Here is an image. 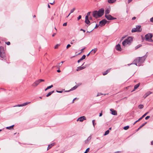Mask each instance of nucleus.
Wrapping results in <instances>:
<instances>
[{
  "instance_id": "obj_26",
  "label": "nucleus",
  "mask_w": 153,
  "mask_h": 153,
  "mask_svg": "<svg viewBox=\"0 0 153 153\" xmlns=\"http://www.w3.org/2000/svg\"><path fill=\"white\" fill-rule=\"evenodd\" d=\"M110 12V10L108 9H107L105 10V15L108 14Z\"/></svg>"
},
{
  "instance_id": "obj_20",
  "label": "nucleus",
  "mask_w": 153,
  "mask_h": 153,
  "mask_svg": "<svg viewBox=\"0 0 153 153\" xmlns=\"http://www.w3.org/2000/svg\"><path fill=\"white\" fill-rule=\"evenodd\" d=\"M97 50V48H95L94 49H92L91 51V53H93V54H94L96 52Z\"/></svg>"
},
{
  "instance_id": "obj_40",
  "label": "nucleus",
  "mask_w": 153,
  "mask_h": 153,
  "mask_svg": "<svg viewBox=\"0 0 153 153\" xmlns=\"http://www.w3.org/2000/svg\"><path fill=\"white\" fill-rule=\"evenodd\" d=\"M53 87V85H51L50 86H48L47 87H48V88L49 89L51 88H52Z\"/></svg>"
},
{
  "instance_id": "obj_7",
  "label": "nucleus",
  "mask_w": 153,
  "mask_h": 153,
  "mask_svg": "<svg viewBox=\"0 0 153 153\" xmlns=\"http://www.w3.org/2000/svg\"><path fill=\"white\" fill-rule=\"evenodd\" d=\"M104 10L103 8L100 9L98 11H97L99 16L101 17L102 16L104 13Z\"/></svg>"
},
{
  "instance_id": "obj_12",
  "label": "nucleus",
  "mask_w": 153,
  "mask_h": 153,
  "mask_svg": "<svg viewBox=\"0 0 153 153\" xmlns=\"http://www.w3.org/2000/svg\"><path fill=\"white\" fill-rule=\"evenodd\" d=\"M110 111L111 112V113L112 115H117V113L116 111L112 108L110 109Z\"/></svg>"
},
{
  "instance_id": "obj_61",
  "label": "nucleus",
  "mask_w": 153,
  "mask_h": 153,
  "mask_svg": "<svg viewBox=\"0 0 153 153\" xmlns=\"http://www.w3.org/2000/svg\"><path fill=\"white\" fill-rule=\"evenodd\" d=\"M102 115V113L100 114L99 116L101 117Z\"/></svg>"
},
{
  "instance_id": "obj_62",
  "label": "nucleus",
  "mask_w": 153,
  "mask_h": 153,
  "mask_svg": "<svg viewBox=\"0 0 153 153\" xmlns=\"http://www.w3.org/2000/svg\"><path fill=\"white\" fill-rule=\"evenodd\" d=\"M132 0H128V3H129L131 1H132Z\"/></svg>"
},
{
  "instance_id": "obj_25",
  "label": "nucleus",
  "mask_w": 153,
  "mask_h": 153,
  "mask_svg": "<svg viewBox=\"0 0 153 153\" xmlns=\"http://www.w3.org/2000/svg\"><path fill=\"white\" fill-rule=\"evenodd\" d=\"M14 126V125H13L12 126L9 127H7L6 128L7 129H10L11 128H13V127Z\"/></svg>"
},
{
  "instance_id": "obj_22",
  "label": "nucleus",
  "mask_w": 153,
  "mask_h": 153,
  "mask_svg": "<svg viewBox=\"0 0 153 153\" xmlns=\"http://www.w3.org/2000/svg\"><path fill=\"white\" fill-rule=\"evenodd\" d=\"M116 1V0H107L108 2L109 3H113L114 2Z\"/></svg>"
},
{
  "instance_id": "obj_34",
  "label": "nucleus",
  "mask_w": 153,
  "mask_h": 153,
  "mask_svg": "<svg viewBox=\"0 0 153 153\" xmlns=\"http://www.w3.org/2000/svg\"><path fill=\"white\" fill-rule=\"evenodd\" d=\"M86 56L85 55H84L82 57L80 58L81 59H82V60L85 59V58Z\"/></svg>"
},
{
  "instance_id": "obj_29",
  "label": "nucleus",
  "mask_w": 153,
  "mask_h": 153,
  "mask_svg": "<svg viewBox=\"0 0 153 153\" xmlns=\"http://www.w3.org/2000/svg\"><path fill=\"white\" fill-rule=\"evenodd\" d=\"M138 107L140 109H142L143 107V105L140 104L138 105Z\"/></svg>"
},
{
  "instance_id": "obj_31",
  "label": "nucleus",
  "mask_w": 153,
  "mask_h": 153,
  "mask_svg": "<svg viewBox=\"0 0 153 153\" xmlns=\"http://www.w3.org/2000/svg\"><path fill=\"white\" fill-rule=\"evenodd\" d=\"M129 128V126H125L124 128H123V129L125 130H127L128 129V128Z\"/></svg>"
},
{
  "instance_id": "obj_46",
  "label": "nucleus",
  "mask_w": 153,
  "mask_h": 153,
  "mask_svg": "<svg viewBox=\"0 0 153 153\" xmlns=\"http://www.w3.org/2000/svg\"><path fill=\"white\" fill-rule=\"evenodd\" d=\"M88 19V16H86L85 17V20H87Z\"/></svg>"
},
{
  "instance_id": "obj_53",
  "label": "nucleus",
  "mask_w": 153,
  "mask_h": 153,
  "mask_svg": "<svg viewBox=\"0 0 153 153\" xmlns=\"http://www.w3.org/2000/svg\"><path fill=\"white\" fill-rule=\"evenodd\" d=\"M102 94L101 93H98L97 95V97H98V96H99L101 95H102Z\"/></svg>"
},
{
  "instance_id": "obj_60",
  "label": "nucleus",
  "mask_w": 153,
  "mask_h": 153,
  "mask_svg": "<svg viewBox=\"0 0 153 153\" xmlns=\"http://www.w3.org/2000/svg\"><path fill=\"white\" fill-rule=\"evenodd\" d=\"M125 37H123L121 39V41Z\"/></svg>"
},
{
  "instance_id": "obj_54",
  "label": "nucleus",
  "mask_w": 153,
  "mask_h": 153,
  "mask_svg": "<svg viewBox=\"0 0 153 153\" xmlns=\"http://www.w3.org/2000/svg\"><path fill=\"white\" fill-rule=\"evenodd\" d=\"M136 17H133L132 18V19L133 20H135L136 19Z\"/></svg>"
},
{
  "instance_id": "obj_6",
  "label": "nucleus",
  "mask_w": 153,
  "mask_h": 153,
  "mask_svg": "<svg viewBox=\"0 0 153 153\" xmlns=\"http://www.w3.org/2000/svg\"><path fill=\"white\" fill-rule=\"evenodd\" d=\"M105 16L106 18L108 20H112L116 19V18L113 17L110 15H105Z\"/></svg>"
},
{
  "instance_id": "obj_21",
  "label": "nucleus",
  "mask_w": 153,
  "mask_h": 153,
  "mask_svg": "<svg viewBox=\"0 0 153 153\" xmlns=\"http://www.w3.org/2000/svg\"><path fill=\"white\" fill-rule=\"evenodd\" d=\"M140 85V83H139L136 85L134 86V90H135L136 89H137L139 86Z\"/></svg>"
},
{
  "instance_id": "obj_16",
  "label": "nucleus",
  "mask_w": 153,
  "mask_h": 153,
  "mask_svg": "<svg viewBox=\"0 0 153 153\" xmlns=\"http://www.w3.org/2000/svg\"><path fill=\"white\" fill-rule=\"evenodd\" d=\"M85 68V67L84 66L82 67L81 66L78 67L77 68L76 71H79L80 70H82V69Z\"/></svg>"
},
{
  "instance_id": "obj_48",
  "label": "nucleus",
  "mask_w": 153,
  "mask_h": 153,
  "mask_svg": "<svg viewBox=\"0 0 153 153\" xmlns=\"http://www.w3.org/2000/svg\"><path fill=\"white\" fill-rule=\"evenodd\" d=\"M67 25V23L65 22L63 24V26H66Z\"/></svg>"
},
{
  "instance_id": "obj_23",
  "label": "nucleus",
  "mask_w": 153,
  "mask_h": 153,
  "mask_svg": "<svg viewBox=\"0 0 153 153\" xmlns=\"http://www.w3.org/2000/svg\"><path fill=\"white\" fill-rule=\"evenodd\" d=\"M54 143L51 144L49 145L48 147L47 150H48V149H50V148H51L54 145Z\"/></svg>"
},
{
  "instance_id": "obj_4",
  "label": "nucleus",
  "mask_w": 153,
  "mask_h": 153,
  "mask_svg": "<svg viewBox=\"0 0 153 153\" xmlns=\"http://www.w3.org/2000/svg\"><path fill=\"white\" fill-rule=\"evenodd\" d=\"M44 79H39L36 81L32 85V86L34 87H36L39 84L42 82H44Z\"/></svg>"
},
{
  "instance_id": "obj_17",
  "label": "nucleus",
  "mask_w": 153,
  "mask_h": 153,
  "mask_svg": "<svg viewBox=\"0 0 153 153\" xmlns=\"http://www.w3.org/2000/svg\"><path fill=\"white\" fill-rule=\"evenodd\" d=\"M77 86L75 85L70 90H68V91H66L65 92H68L70 91H73L74 90L76 89L77 88Z\"/></svg>"
},
{
  "instance_id": "obj_47",
  "label": "nucleus",
  "mask_w": 153,
  "mask_h": 153,
  "mask_svg": "<svg viewBox=\"0 0 153 153\" xmlns=\"http://www.w3.org/2000/svg\"><path fill=\"white\" fill-rule=\"evenodd\" d=\"M99 26V25L96 24L94 28H97Z\"/></svg>"
},
{
  "instance_id": "obj_2",
  "label": "nucleus",
  "mask_w": 153,
  "mask_h": 153,
  "mask_svg": "<svg viewBox=\"0 0 153 153\" xmlns=\"http://www.w3.org/2000/svg\"><path fill=\"white\" fill-rule=\"evenodd\" d=\"M132 41V39L131 37H129L127 39H125L122 42L123 46H125L127 44H130Z\"/></svg>"
},
{
  "instance_id": "obj_50",
  "label": "nucleus",
  "mask_w": 153,
  "mask_h": 153,
  "mask_svg": "<svg viewBox=\"0 0 153 153\" xmlns=\"http://www.w3.org/2000/svg\"><path fill=\"white\" fill-rule=\"evenodd\" d=\"M56 91L58 92V93H62V91H58L57 90Z\"/></svg>"
},
{
  "instance_id": "obj_33",
  "label": "nucleus",
  "mask_w": 153,
  "mask_h": 153,
  "mask_svg": "<svg viewBox=\"0 0 153 153\" xmlns=\"http://www.w3.org/2000/svg\"><path fill=\"white\" fill-rule=\"evenodd\" d=\"M76 40L74 39H73L71 42L70 43L71 44H73V42H76Z\"/></svg>"
},
{
  "instance_id": "obj_13",
  "label": "nucleus",
  "mask_w": 153,
  "mask_h": 153,
  "mask_svg": "<svg viewBox=\"0 0 153 153\" xmlns=\"http://www.w3.org/2000/svg\"><path fill=\"white\" fill-rule=\"evenodd\" d=\"M85 120V117L84 116L81 117H79L77 121H79L80 122H82L84 120Z\"/></svg>"
},
{
  "instance_id": "obj_38",
  "label": "nucleus",
  "mask_w": 153,
  "mask_h": 153,
  "mask_svg": "<svg viewBox=\"0 0 153 153\" xmlns=\"http://www.w3.org/2000/svg\"><path fill=\"white\" fill-rule=\"evenodd\" d=\"M149 113V112H147L146 113L143 115L142 116V117L143 118L144 117H145L148 113Z\"/></svg>"
},
{
  "instance_id": "obj_32",
  "label": "nucleus",
  "mask_w": 153,
  "mask_h": 153,
  "mask_svg": "<svg viewBox=\"0 0 153 153\" xmlns=\"http://www.w3.org/2000/svg\"><path fill=\"white\" fill-rule=\"evenodd\" d=\"M131 32L132 33L134 32H137V30H136V28H133L132 29V30H131Z\"/></svg>"
},
{
  "instance_id": "obj_27",
  "label": "nucleus",
  "mask_w": 153,
  "mask_h": 153,
  "mask_svg": "<svg viewBox=\"0 0 153 153\" xmlns=\"http://www.w3.org/2000/svg\"><path fill=\"white\" fill-rule=\"evenodd\" d=\"M85 22L87 24H88V25H89L90 24V21H89V19L88 20H85Z\"/></svg>"
},
{
  "instance_id": "obj_52",
  "label": "nucleus",
  "mask_w": 153,
  "mask_h": 153,
  "mask_svg": "<svg viewBox=\"0 0 153 153\" xmlns=\"http://www.w3.org/2000/svg\"><path fill=\"white\" fill-rule=\"evenodd\" d=\"M82 60V59H80L78 60V63H79Z\"/></svg>"
},
{
  "instance_id": "obj_11",
  "label": "nucleus",
  "mask_w": 153,
  "mask_h": 153,
  "mask_svg": "<svg viewBox=\"0 0 153 153\" xmlns=\"http://www.w3.org/2000/svg\"><path fill=\"white\" fill-rule=\"evenodd\" d=\"M116 50L119 51H121V48L120 47V45L118 44L115 47Z\"/></svg>"
},
{
  "instance_id": "obj_8",
  "label": "nucleus",
  "mask_w": 153,
  "mask_h": 153,
  "mask_svg": "<svg viewBox=\"0 0 153 153\" xmlns=\"http://www.w3.org/2000/svg\"><path fill=\"white\" fill-rule=\"evenodd\" d=\"M93 16L94 17L96 18L100 17V16H99L97 11H94L93 12Z\"/></svg>"
},
{
  "instance_id": "obj_43",
  "label": "nucleus",
  "mask_w": 153,
  "mask_h": 153,
  "mask_svg": "<svg viewBox=\"0 0 153 153\" xmlns=\"http://www.w3.org/2000/svg\"><path fill=\"white\" fill-rule=\"evenodd\" d=\"M82 16L81 15H79L77 18V20H78L81 18Z\"/></svg>"
},
{
  "instance_id": "obj_56",
  "label": "nucleus",
  "mask_w": 153,
  "mask_h": 153,
  "mask_svg": "<svg viewBox=\"0 0 153 153\" xmlns=\"http://www.w3.org/2000/svg\"><path fill=\"white\" fill-rule=\"evenodd\" d=\"M150 21L153 22V17L151 18L150 19Z\"/></svg>"
},
{
  "instance_id": "obj_57",
  "label": "nucleus",
  "mask_w": 153,
  "mask_h": 153,
  "mask_svg": "<svg viewBox=\"0 0 153 153\" xmlns=\"http://www.w3.org/2000/svg\"><path fill=\"white\" fill-rule=\"evenodd\" d=\"M85 47H84V48H82L81 50V52H82L85 49Z\"/></svg>"
},
{
  "instance_id": "obj_55",
  "label": "nucleus",
  "mask_w": 153,
  "mask_h": 153,
  "mask_svg": "<svg viewBox=\"0 0 153 153\" xmlns=\"http://www.w3.org/2000/svg\"><path fill=\"white\" fill-rule=\"evenodd\" d=\"M80 30V31H83V32L84 33L85 32V30H84L83 29H81Z\"/></svg>"
},
{
  "instance_id": "obj_45",
  "label": "nucleus",
  "mask_w": 153,
  "mask_h": 153,
  "mask_svg": "<svg viewBox=\"0 0 153 153\" xmlns=\"http://www.w3.org/2000/svg\"><path fill=\"white\" fill-rule=\"evenodd\" d=\"M6 44L7 45H9L10 44V42H5Z\"/></svg>"
},
{
  "instance_id": "obj_30",
  "label": "nucleus",
  "mask_w": 153,
  "mask_h": 153,
  "mask_svg": "<svg viewBox=\"0 0 153 153\" xmlns=\"http://www.w3.org/2000/svg\"><path fill=\"white\" fill-rule=\"evenodd\" d=\"M109 130H108L106 131L105 132L104 135L105 136V135H106L108 134L109 133Z\"/></svg>"
},
{
  "instance_id": "obj_37",
  "label": "nucleus",
  "mask_w": 153,
  "mask_h": 153,
  "mask_svg": "<svg viewBox=\"0 0 153 153\" xmlns=\"http://www.w3.org/2000/svg\"><path fill=\"white\" fill-rule=\"evenodd\" d=\"M60 46V45L59 44H57L56 45H55V46L54 47V48L55 49H56V48H58V46Z\"/></svg>"
},
{
  "instance_id": "obj_49",
  "label": "nucleus",
  "mask_w": 153,
  "mask_h": 153,
  "mask_svg": "<svg viewBox=\"0 0 153 153\" xmlns=\"http://www.w3.org/2000/svg\"><path fill=\"white\" fill-rule=\"evenodd\" d=\"M145 125V124H143L139 128H141L142 127H143V126H144Z\"/></svg>"
},
{
  "instance_id": "obj_15",
  "label": "nucleus",
  "mask_w": 153,
  "mask_h": 153,
  "mask_svg": "<svg viewBox=\"0 0 153 153\" xmlns=\"http://www.w3.org/2000/svg\"><path fill=\"white\" fill-rule=\"evenodd\" d=\"M137 32H140L142 30V29L140 25H138L136 27Z\"/></svg>"
},
{
  "instance_id": "obj_42",
  "label": "nucleus",
  "mask_w": 153,
  "mask_h": 153,
  "mask_svg": "<svg viewBox=\"0 0 153 153\" xmlns=\"http://www.w3.org/2000/svg\"><path fill=\"white\" fill-rule=\"evenodd\" d=\"M150 117V116H147V117H145V119L146 120H147Z\"/></svg>"
},
{
  "instance_id": "obj_28",
  "label": "nucleus",
  "mask_w": 153,
  "mask_h": 153,
  "mask_svg": "<svg viewBox=\"0 0 153 153\" xmlns=\"http://www.w3.org/2000/svg\"><path fill=\"white\" fill-rule=\"evenodd\" d=\"M30 103V102H26L25 103H24L22 104V106H25L27 105L28 104H29Z\"/></svg>"
},
{
  "instance_id": "obj_41",
  "label": "nucleus",
  "mask_w": 153,
  "mask_h": 153,
  "mask_svg": "<svg viewBox=\"0 0 153 153\" xmlns=\"http://www.w3.org/2000/svg\"><path fill=\"white\" fill-rule=\"evenodd\" d=\"M15 107H22V104L18 105H17L14 106Z\"/></svg>"
},
{
  "instance_id": "obj_44",
  "label": "nucleus",
  "mask_w": 153,
  "mask_h": 153,
  "mask_svg": "<svg viewBox=\"0 0 153 153\" xmlns=\"http://www.w3.org/2000/svg\"><path fill=\"white\" fill-rule=\"evenodd\" d=\"M71 46V45L70 44H68L67 45L66 47V48L67 49L68 48H69Z\"/></svg>"
},
{
  "instance_id": "obj_1",
  "label": "nucleus",
  "mask_w": 153,
  "mask_h": 153,
  "mask_svg": "<svg viewBox=\"0 0 153 153\" xmlns=\"http://www.w3.org/2000/svg\"><path fill=\"white\" fill-rule=\"evenodd\" d=\"M147 57V56L146 54L143 56L137 58L133 62L134 63L131 64H128V65H130L132 64H135L136 65L140 66L144 62Z\"/></svg>"
},
{
  "instance_id": "obj_5",
  "label": "nucleus",
  "mask_w": 153,
  "mask_h": 153,
  "mask_svg": "<svg viewBox=\"0 0 153 153\" xmlns=\"http://www.w3.org/2000/svg\"><path fill=\"white\" fill-rule=\"evenodd\" d=\"M5 56L4 49L2 46L0 47V56L2 58H3Z\"/></svg>"
},
{
  "instance_id": "obj_10",
  "label": "nucleus",
  "mask_w": 153,
  "mask_h": 153,
  "mask_svg": "<svg viewBox=\"0 0 153 153\" xmlns=\"http://www.w3.org/2000/svg\"><path fill=\"white\" fill-rule=\"evenodd\" d=\"M92 137L91 135L85 141V144H88L90 142V140L91 139Z\"/></svg>"
},
{
  "instance_id": "obj_39",
  "label": "nucleus",
  "mask_w": 153,
  "mask_h": 153,
  "mask_svg": "<svg viewBox=\"0 0 153 153\" xmlns=\"http://www.w3.org/2000/svg\"><path fill=\"white\" fill-rule=\"evenodd\" d=\"M75 10V8H74L71 10V13H73Z\"/></svg>"
},
{
  "instance_id": "obj_35",
  "label": "nucleus",
  "mask_w": 153,
  "mask_h": 153,
  "mask_svg": "<svg viewBox=\"0 0 153 153\" xmlns=\"http://www.w3.org/2000/svg\"><path fill=\"white\" fill-rule=\"evenodd\" d=\"M95 120H92V123H93V126L94 127H95V125L96 124V123H95Z\"/></svg>"
},
{
  "instance_id": "obj_9",
  "label": "nucleus",
  "mask_w": 153,
  "mask_h": 153,
  "mask_svg": "<svg viewBox=\"0 0 153 153\" xmlns=\"http://www.w3.org/2000/svg\"><path fill=\"white\" fill-rule=\"evenodd\" d=\"M107 22V21L105 19H103L100 22V25L101 26H103Z\"/></svg>"
},
{
  "instance_id": "obj_3",
  "label": "nucleus",
  "mask_w": 153,
  "mask_h": 153,
  "mask_svg": "<svg viewBox=\"0 0 153 153\" xmlns=\"http://www.w3.org/2000/svg\"><path fill=\"white\" fill-rule=\"evenodd\" d=\"M152 33H149L146 34L145 36V39L148 41H152Z\"/></svg>"
},
{
  "instance_id": "obj_14",
  "label": "nucleus",
  "mask_w": 153,
  "mask_h": 153,
  "mask_svg": "<svg viewBox=\"0 0 153 153\" xmlns=\"http://www.w3.org/2000/svg\"><path fill=\"white\" fill-rule=\"evenodd\" d=\"M152 93V92L149 91L146 92L144 95L143 97L144 98H146L150 94Z\"/></svg>"
},
{
  "instance_id": "obj_24",
  "label": "nucleus",
  "mask_w": 153,
  "mask_h": 153,
  "mask_svg": "<svg viewBox=\"0 0 153 153\" xmlns=\"http://www.w3.org/2000/svg\"><path fill=\"white\" fill-rule=\"evenodd\" d=\"M54 92V91H52L48 93V94L46 95L47 97H48L50 96L52 93Z\"/></svg>"
},
{
  "instance_id": "obj_58",
  "label": "nucleus",
  "mask_w": 153,
  "mask_h": 153,
  "mask_svg": "<svg viewBox=\"0 0 153 153\" xmlns=\"http://www.w3.org/2000/svg\"><path fill=\"white\" fill-rule=\"evenodd\" d=\"M57 71L58 72V73H59L61 72V71L60 70H59V69Z\"/></svg>"
},
{
  "instance_id": "obj_19",
  "label": "nucleus",
  "mask_w": 153,
  "mask_h": 153,
  "mask_svg": "<svg viewBox=\"0 0 153 153\" xmlns=\"http://www.w3.org/2000/svg\"><path fill=\"white\" fill-rule=\"evenodd\" d=\"M110 70V69H108L105 72L103 73V75H105L107 74L108 72H109Z\"/></svg>"
},
{
  "instance_id": "obj_59",
  "label": "nucleus",
  "mask_w": 153,
  "mask_h": 153,
  "mask_svg": "<svg viewBox=\"0 0 153 153\" xmlns=\"http://www.w3.org/2000/svg\"><path fill=\"white\" fill-rule=\"evenodd\" d=\"M143 117H141L138 120L140 121V120H142L143 119Z\"/></svg>"
},
{
  "instance_id": "obj_51",
  "label": "nucleus",
  "mask_w": 153,
  "mask_h": 153,
  "mask_svg": "<svg viewBox=\"0 0 153 153\" xmlns=\"http://www.w3.org/2000/svg\"><path fill=\"white\" fill-rule=\"evenodd\" d=\"M90 13H91L90 12H88V13H87V16H88L89 15H90Z\"/></svg>"
},
{
  "instance_id": "obj_18",
  "label": "nucleus",
  "mask_w": 153,
  "mask_h": 153,
  "mask_svg": "<svg viewBox=\"0 0 153 153\" xmlns=\"http://www.w3.org/2000/svg\"><path fill=\"white\" fill-rule=\"evenodd\" d=\"M62 63H59L57 64L56 66L57 68L59 69L62 66Z\"/></svg>"
},
{
  "instance_id": "obj_36",
  "label": "nucleus",
  "mask_w": 153,
  "mask_h": 153,
  "mask_svg": "<svg viewBox=\"0 0 153 153\" xmlns=\"http://www.w3.org/2000/svg\"><path fill=\"white\" fill-rule=\"evenodd\" d=\"M89 149H90L89 148H87L86 149L85 151L84 152V153H87V152H88L89 151Z\"/></svg>"
},
{
  "instance_id": "obj_64",
  "label": "nucleus",
  "mask_w": 153,
  "mask_h": 153,
  "mask_svg": "<svg viewBox=\"0 0 153 153\" xmlns=\"http://www.w3.org/2000/svg\"><path fill=\"white\" fill-rule=\"evenodd\" d=\"M76 99V98H74L72 101V103H73L74 102V100Z\"/></svg>"
},
{
  "instance_id": "obj_63",
  "label": "nucleus",
  "mask_w": 153,
  "mask_h": 153,
  "mask_svg": "<svg viewBox=\"0 0 153 153\" xmlns=\"http://www.w3.org/2000/svg\"><path fill=\"white\" fill-rule=\"evenodd\" d=\"M56 33H54L53 34L52 36L53 37L55 36V35H56Z\"/></svg>"
}]
</instances>
